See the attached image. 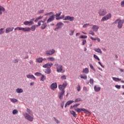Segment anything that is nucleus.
<instances>
[{
    "mask_svg": "<svg viewBox=\"0 0 124 124\" xmlns=\"http://www.w3.org/2000/svg\"><path fill=\"white\" fill-rule=\"evenodd\" d=\"M54 66H56L57 71L59 73H63L64 72V70H63V67H62V65H59V63H56L54 64Z\"/></svg>",
    "mask_w": 124,
    "mask_h": 124,
    "instance_id": "nucleus-1",
    "label": "nucleus"
},
{
    "mask_svg": "<svg viewBox=\"0 0 124 124\" xmlns=\"http://www.w3.org/2000/svg\"><path fill=\"white\" fill-rule=\"evenodd\" d=\"M124 23V19L121 20V19H117L113 24H118V29H122L123 28V24Z\"/></svg>",
    "mask_w": 124,
    "mask_h": 124,
    "instance_id": "nucleus-2",
    "label": "nucleus"
},
{
    "mask_svg": "<svg viewBox=\"0 0 124 124\" xmlns=\"http://www.w3.org/2000/svg\"><path fill=\"white\" fill-rule=\"evenodd\" d=\"M23 116H24V118L26 120H28V121H29V122H32V121H33V117L31 116V114H29L27 112L23 113Z\"/></svg>",
    "mask_w": 124,
    "mask_h": 124,
    "instance_id": "nucleus-3",
    "label": "nucleus"
},
{
    "mask_svg": "<svg viewBox=\"0 0 124 124\" xmlns=\"http://www.w3.org/2000/svg\"><path fill=\"white\" fill-rule=\"evenodd\" d=\"M15 31H23L29 32L31 31V28L26 27L24 28L22 27H16L15 28Z\"/></svg>",
    "mask_w": 124,
    "mask_h": 124,
    "instance_id": "nucleus-4",
    "label": "nucleus"
},
{
    "mask_svg": "<svg viewBox=\"0 0 124 124\" xmlns=\"http://www.w3.org/2000/svg\"><path fill=\"white\" fill-rule=\"evenodd\" d=\"M112 17V14L111 13L108 14L106 16L103 17L101 20V22H104L105 21H108L109 19Z\"/></svg>",
    "mask_w": 124,
    "mask_h": 124,
    "instance_id": "nucleus-5",
    "label": "nucleus"
},
{
    "mask_svg": "<svg viewBox=\"0 0 124 124\" xmlns=\"http://www.w3.org/2000/svg\"><path fill=\"white\" fill-rule=\"evenodd\" d=\"M75 111H77L78 112V113H81V112H82V111L83 112H84V113H85V114L87 113H89V110H88L84 108H75Z\"/></svg>",
    "mask_w": 124,
    "mask_h": 124,
    "instance_id": "nucleus-6",
    "label": "nucleus"
},
{
    "mask_svg": "<svg viewBox=\"0 0 124 124\" xmlns=\"http://www.w3.org/2000/svg\"><path fill=\"white\" fill-rule=\"evenodd\" d=\"M99 16H105L106 14H107V11L106 10L103 9H100L98 11Z\"/></svg>",
    "mask_w": 124,
    "mask_h": 124,
    "instance_id": "nucleus-7",
    "label": "nucleus"
},
{
    "mask_svg": "<svg viewBox=\"0 0 124 124\" xmlns=\"http://www.w3.org/2000/svg\"><path fill=\"white\" fill-rule=\"evenodd\" d=\"M66 86H67V83H66V82H65L63 83L62 85H59L58 86V89L60 90L64 91V90H65V88H66Z\"/></svg>",
    "mask_w": 124,
    "mask_h": 124,
    "instance_id": "nucleus-8",
    "label": "nucleus"
},
{
    "mask_svg": "<svg viewBox=\"0 0 124 124\" xmlns=\"http://www.w3.org/2000/svg\"><path fill=\"white\" fill-rule=\"evenodd\" d=\"M63 24L62 22H59L56 25V28L54 29V31H58L60 30V29H62V27H63Z\"/></svg>",
    "mask_w": 124,
    "mask_h": 124,
    "instance_id": "nucleus-9",
    "label": "nucleus"
},
{
    "mask_svg": "<svg viewBox=\"0 0 124 124\" xmlns=\"http://www.w3.org/2000/svg\"><path fill=\"white\" fill-rule=\"evenodd\" d=\"M75 19V18L74 17H73V16H66L64 18L63 20H64V21L68 20V21H74V19Z\"/></svg>",
    "mask_w": 124,
    "mask_h": 124,
    "instance_id": "nucleus-10",
    "label": "nucleus"
},
{
    "mask_svg": "<svg viewBox=\"0 0 124 124\" xmlns=\"http://www.w3.org/2000/svg\"><path fill=\"white\" fill-rule=\"evenodd\" d=\"M56 50L55 49L48 50L46 51V55L48 56H52L53 54H55Z\"/></svg>",
    "mask_w": 124,
    "mask_h": 124,
    "instance_id": "nucleus-11",
    "label": "nucleus"
},
{
    "mask_svg": "<svg viewBox=\"0 0 124 124\" xmlns=\"http://www.w3.org/2000/svg\"><path fill=\"white\" fill-rule=\"evenodd\" d=\"M52 66H53V63H49V62L43 65V67H44V68H47V69L51 68Z\"/></svg>",
    "mask_w": 124,
    "mask_h": 124,
    "instance_id": "nucleus-12",
    "label": "nucleus"
},
{
    "mask_svg": "<svg viewBox=\"0 0 124 124\" xmlns=\"http://www.w3.org/2000/svg\"><path fill=\"white\" fill-rule=\"evenodd\" d=\"M64 93H65L64 90H61V92L59 93L58 96L59 97V99H62L63 96L64 95Z\"/></svg>",
    "mask_w": 124,
    "mask_h": 124,
    "instance_id": "nucleus-13",
    "label": "nucleus"
},
{
    "mask_svg": "<svg viewBox=\"0 0 124 124\" xmlns=\"http://www.w3.org/2000/svg\"><path fill=\"white\" fill-rule=\"evenodd\" d=\"M50 88L52 91H55V89H57L58 88V85L57 84L56 82L53 83L51 84Z\"/></svg>",
    "mask_w": 124,
    "mask_h": 124,
    "instance_id": "nucleus-14",
    "label": "nucleus"
},
{
    "mask_svg": "<svg viewBox=\"0 0 124 124\" xmlns=\"http://www.w3.org/2000/svg\"><path fill=\"white\" fill-rule=\"evenodd\" d=\"M98 29H99V27L97 25H93L92 27V30L93 31H95L96 32L97 31H98Z\"/></svg>",
    "mask_w": 124,
    "mask_h": 124,
    "instance_id": "nucleus-15",
    "label": "nucleus"
},
{
    "mask_svg": "<svg viewBox=\"0 0 124 124\" xmlns=\"http://www.w3.org/2000/svg\"><path fill=\"white\" fill-rule=\"evenodd\" d=\"M24 25L25 26H31V25H33V21H26L23 23Z\"/></svg>",
    "mask_w": 124,
    "mask_h": 124,
    "instance_id": "nucleus-16",
    "label": "nucleus"
},
{
    "mask_svg": "<svg viewBox=\"0 0 124 124\" xmlns=\"http://www.w3.org/2000/svg\"><path fill=\"white\" fill-rule=\"evenodd\" d=\"M13 30H14V28L13 27H9L6 28L5 30V33H9V32H11V31H13Z\"/></svg>",
    "mask_w": 124,
    "mask_h": 124,
    "instance_id": "nucleus-17",
    "label": "nucleus"
},
{
    "mask_svg": "<svg viewBox=\"0 0 124 124\" xmlns=\"http://www.w3.org/2000/svg\"><path fill=\"white\" fill-rule=\"evenodd\" d=\"M94 90L95 91V92H96V93L99 92L100 91V90H101V88H100V87L95 85L94 86Z\"/></svg>",
    "mask_w": 124,
    "mask_h": 124,
    "instance_id": "nucleus-18",
    "label": "nucleus"
},
{
    "mask_svg": "<svg viewBox=\"0 0 124 124\" xmlns=\"http://www.w3.org/2000/svg\"><path fill=\"white\" fill-rule=\"evenodd\" d=\"M73 102H74V101L73 100L68 101L65 105V108H66L67 106L70 105V104H72Z\"/></svg>",
    "mask_w": 124,
    "mask_h": 124,
    "instance_id": "nucleus-19",
    "label": "nucleus"
},
{
    "mask_svg": "<svg viewBox=\"0 0 124 124\" xmlns=\"http://www.w3.org/2000/svg\"><path fill=\"white\" fill-rule=\"evenodd\" d=\"M26 77L27 78H28V79H33L34 80L36 79L35 77L33 76V75H27Z\"/></svg>",
    "mask_w": 124,
    "mask_h": 124,
    "instance_id": "nucleus-20",
    "label": "nucleus"
},
{
    "mask_svg": "<svg viewBox=\"0 0 124 124\" xmlns=\"http://www.w3.org/2000/svg\"><path fill=\"white\" fill-rule=\"evenodd\" d=\"M52 21H54V16H52L47 19V23H50Z\"/></svg>",
    "mask_w": 124,
    "mask_h": 124,
    "instance_id": "nucleus-21",
    "label": "nucleus"
},
{
    "mask_svg": "<svg viewBox=\"0 0 124 124\" xmlns=\"http://www.w3.org/2000/svg\"><path fill=\"white\" fill-rule=\"evenodd\" d=\"M70 114H71V115H73V117H74L75 118H76L77 116V114H76V112H75V111L73 110H70Z\"/></svg>",
    "mask_w": 124,
    "mask_h": 124,
    "instance_id": "nucleus-22",
    "label": "nucleus"
},
{
    "mask_svg": "<svg viewBox=\"0 0 124 124\" xmlns=\"http://www.w3.org/2000/svg\"><path fill=\"white\" fill-rule=\"evenodd\" d=\"M47 61H48V62H54L55 59L54 57H49L47 58Z\"/></svg>",
    "mask_w": 124,
    "mask_h": 124,
    "instance_id": "nucleus-23",
    "label": "nucleus"
},
{
    "mask_svg": "<svg viewBox=\"0 0 124 124\" xmlns=\"http://www.w3.org/2000/svg\"><path fill=\"white\" fill-rule=\"evenodd\" d=\"M42 62H43V60H42V58L41 57L37 58L36 59V62H38L39 63H40Z\"/></svg>",
    "mask_w": 124,
    "mask_h": 124,
    "instance_id": "nucleus-24",
    "label": "nucleus"
},
{
    "mask_svg": "<svg viewBox=\"0 0 124 124\" xmlns=\"http://www.w3.org/2000/svg\"><path fill=\"white\" fill-rule=\"evenodd\" d=\"M83 73H85V74H88L89 72V69L85 68L82 71Z\"/></svg>",
    "mask_w": 124,
    "mask_h": 124,
    "instance_id": "nucleus-25",
    "label": "nucleus"
},
{
    "mask_svg": "<svg viewBox=\"0 0 124 124\" xmlns=\"http://www.w3.org/2000/svg\"><path fill=\"white\" fill-rule=\"evenodd\" d=\"M112 79L114 81H115V82H119V81H122V79L118 78H112Z\"/></svg>",
    "mask_w": 124,
    "mask_h": 124,
    "instance_id": "nucleus-26",
    "label": "nucleus"
},
{
    "mask_svg": "<svg viewBox=\"0 0 124 124\" xmlns=\"http://www.w3.org/2000/svg\"><path fill=\"white\" fill-rule=\"evenodd\" d=\"M46 27H47V24L46 23H44V24H42L41 29L42 30H45V29H46Z\"/></svg>",
    "mask_w": 124,
    "mask_h": 124,
    "instance_id": "nucleus-27",
    "label": "nucleus"
},
{
    "mask_svg": "<svg viewBox=\"0 0 124 124\" xmlns=\"http://www.w3.org/2000/svg\"><path fill=\"white\" fill-rule=\"evenodd\" d=\"M94 51L96 52L97 53H99V54H102V51L100 48L94 49Z\"/></svg>",
    "mask_w": 124,
    "mask_h": 124,
    "instance_id": "nucleus-28",
    "label": "nucleus"
},
{
    "mask_svg": "<svg viewBox=\"0 0 124 124\" xmlns=\"http://www.w3.org/2000/svg\"><path fill=\"white\" fill-rule=\"evenodd\" d=\"M45 72L46 74H50L51 73V69L48 68L47 69H46Z\"/></svg>",
    "mask_w": 124,
    "mask_h": 124,
    "instance_id": "nucleus-29",
    "label": "nucleus"
},
{
    "mask_svg": "<svg viewBox=\"0 0 124 124\" xmlns=\"http://www.w3.org/2000/svg\"><path fill=\"white\" fill-rule=\"evenodd\" d=\"M16 92L17 93H23V90L22 89L17 88L16 90Z\"/></svg>",
    "mask_w": 124,
    "mask_h": 124,
    "instance_id": "nucleus-30",
    "label": "nucleus"
},
{
    "mask_svg": "<svg viewBox=\"0 0 124 124\" xmlns=\"http://www.w3.org/2000/svg\"><path fill=\"white\" fill-rule=\"evenodd\" d=\"M27 114H29V115H31V116H32V111H31V109H29V108H27Z\"/></svg>",
    "mask_w": 124,
    "mask_h": 124,
    "instance_id": "nucleus-31",
    "label": "nucleus"
},
{
    "mask_svg": "<svg viewBox=\"0 0 124 124\" xmlns=\"http://www.w3.org/2000/svg\"><path fill=\"white\" fill-rule=\"evenodd\" d=\"M10 99L11 102H12L13 103H15L16 102H17V101H18V100L15 98H10Z\"/></svg>",
    "mask_w": 124,
    "mask_h": 124,
    "instance_id": "nucleus-32",
    "label": "nucleus"
},
{
    "mask_svg": "<svg viewBox=\"0 0 124 124\" xmlns=\"http://www.w3.org/2000/svg\"><path fill=\"white\" fill-rule=\"evenodd\" d=\"M43 18V16H39L38 17L36 18V19L35 20V22L36 23L38 21V20H40Z\"/></svg>",
    "mask_w": 124,
    "mask_h": 124,
    "instance_id": "nucleus-33",
    "label": "nucleus"
},
{
    "mask_svg": "<svg viewBox=\"0 0 124 124\" xmlns=\"http://www.w3.org/2000/svg\"><path fill=\"white\" fill-rule=\"evenodd\" d=\"M36 28V26H35V25H33L31 27L30 29L32 31H35Z\"/></svg>",
    "mask_w": 124,
    "mask_h": 124,
    "instance_id": "nucleus-34",
    "label": "nucleus"
},
{
    "mask_svg": "<svg viewBox=\"0 0 124 124\" xmlns=\"http://www.w3.org/2000/svg\"><path fill=\"white\" fill-rule=\"evenodd\" d=\"M46 80V77L44 76V75H42V77L41 78V81H44Z\"/></svg>",
    "mask_w": 124,
    "mask_h": 124,
    "instance_id": "nucleus-35",
    "label": "nucleus"
},
{
    "mask_svg": "<svg viewBox=\"0 0 124 124\" xmlns=\"http://www.w3.org/2000/svg\"><path fill=\"white\" fill-rule=\"evenodd\" d=\"M80 78H81V79H84V80H86V79H87V78H88L87 77V75H84V76L81 75Z\"/></svg>",
    "mask_w": 124,
    "mask_h": 124,
    "instance_id": "nucleus-36",
    "label": "nucleus"
},
{
    "mask_svg": "<svg viewBox=\"0 0 124 124\" xmlns=\"http://www.w3.org/2000/svg\"><path fill=\"white\" fill-rule=\"evenodd\" d=\"M4 33V28L0 29V34H3Z\"/></svg>",
    "mask_w": 124,
    "mask_h": 124,
    "instance_id": "nucleus-37",
    "label": "nucleus"
},
{
    "mask_svg": "<svg viewBox=\"0 0 124 124\" xmlns=\"http://www.w3.org/2000/svg\"><path fill=\"white\" fill-rule=\"evenodd\" d=\"M64 18H65L64 15H62L60 17L56 18V20H61V19H62L63 20V19H64Z\"/></svg>",
    "mask_w": 124,
    "mask_h": 124,
    "instance_id": "nucleus-38",
    "label": "nucleus"
},
{
    "mask_svg": "<svg viewBox=\"0 0 124 124\" xmlns=\"http://www.w3.org/2000/svg\"><path fill=\"white\" fill-rule=\"evenodd\" d=\"M18 113V110L17 109H14L13 110V114L16 115V114Z\"/></svg>",
    "mask_w": 124,
    "mask_h": 124,
    "instance_id": "nucleus-39",
    "label": "nucleus"
},
{
    "mask_svg": "<svg viewBox=\"0 0 124 124\" xmlns=\"http://www.w3.org/2000/svg\"><path fill=\"white\" fill-rule=\"evenodd\" d=\"M0 11H5V9L2 6L0 5Z\"/></svg>",
    "mask_w": 124,
    "mask_h": 124,
    "instance_id": "nucleus-40",
    "label": "nucleus"
},
{
    "mask_svg": "<svg viewBox=\"0 0 124 124\" xmlns=\"http://www.w3.org/2000/svg\"><path fill=\"white\" fill-rule=\"evenodd\" d=\"M93 57L94 58V59H95L96 60H97V61H100V59H99V58H98V57L95 55L94 54L93 55Z\"/></svg>",
    "mask_w": 124,
    "mask_h": 124,
    "instance_id": "nucleus-41",
    "label": "nucleus"
},
{
    "mask_svg": "<svg viewBox=\"0 0 124 124\" xmlns=\"http://www.w3.org/2000/svg\"><path fill=\"white\" fill-rule=\"evenodd\" d=\"M44 13V10H40L38 11V14H42V13Z\"/></svg>",
    "mask_w": 124,
    "mask_h": 124,
    "instance_id": "nucleus-42",
    "label": "nucleus"
},
{
    "mask_svg": "<svg viewBox=\"0 0 124 124\" xmlns=\"http://www.w3.org/2000/svg\"><path fill=\"white\" fill-rule=\"evenodd\" d=\"M89 34H91V35H94L95 33L93 31L91 30L89 32Z\"/></svg>",
    "mask_w": 124,
    "mask_h": 124,
    "instance_id": "nucleus-43",
    "label": "nucleus"
},
{
    "mask_svg": "<svg viewBox=\"0 0 124 124\" xmlns=\"http://www.w3.org/2000/svg\"><path fill=\"white\" fill-rule=\"evenodd\" d=\"M35 76H41L42 75L40 73L36 72L35 73Z\"/></svg>",
    "mask_w": 124,
    "mask_h": 124,
    "instance_id": "nucleus-44",
    "label": "nucleus"
},
{
    "mask_svg": "<svg viewBox=\"0 0 124 124\" xmlns=\"http://www.w3.org/2000/svg\"><path fill=\"white\" fill-rule=\"evenodd\" d=\"M90 83L91 85H93V79L90 78Z\"/></svg>",
    "mask_w": 124,
    "mask_h": 124,
    "instance_id": "nucleus-45",
    "label": "nucleus"
},
{
    "mask_svg": "<svg viewBox=\"0 0 124 124\" xmlns=\"http://www.w3.org/2000/svg\"><path fill=\"white\" fill-rule=\"evenodd\" d=\"M80 101H82V100L81 99V98H78V99H76L75 102H79Z\"/></svg>",
    "mask_w": 124,
    "mask_h": 124,
    "instance_id": "nucleus-46",
    "label": "nucleus"
},
{
    "mask_svg": "<svg viewBox=\"0 0 124 124\" xmlns=\"http://www.w3.org/2000/svg\"><path fill=\"white\" fill-rule=\"evenodd\" d=\"M89 26H90V24L86 23L83 26V28H87V27H89Z\"/></svg>",
    "mask_w": 124,
    "mask_h": 124,
    "instance_id": "nucleus-47",
    "label": "nucleus"
},
{
    "mask_svg": "<svg viewBox=\"0 0 124 124\" xmlns=\"http://www.w3.org/2000/svg\"><path fill=\"white\" fill-rule=\"evenodd\" d=\"M90 68H91V69H92V70H95L94 69V68L93 67V65L92 64H89Z\"/></svg>",
    "mask_w": 124,
    "mask_h": 124,
    "instance_id": "nucleus-48",
    "label": "nucleus"
},
{
    "mask_svg": "<svg viewBox=\"0 0 124 124\" xmlns=\"http://www.w3.org/2000/svg\"><path fill=\"white\" fill-rule=\"evenodd\" d=\"M87 37H88L87 35H81L79 36V38H87Z\"/></svg>",
    "mask_w": 124,
    "mask_h": 124,
    "instance_id": "nucleus-49",
    "label": "nucleus"
},
{
    "mask_svg": "<svg viewBox=\"0 0 124 124\" xmlns=\"http://www.w3.org/2000/svg\"><path fill=\"white\" fill-rule=\"evenodd\" d=\"M61 14H62V12L59 13H58V14H56L55 15V16L57 17V18L58 17H60V16H61Z\"/></svg>",
    "mask_w": 124,
    "mask_h": 124,
    "instance_id": "nucleus-50",
    "label": "nucleus"
},
{
    "mask_svg": "<svg viewBox=\"0 0 124 124\" xmlns=\"http://www.w3.org/2000/svg\"><path fill=\"white\" fill-rule=\"evenodd\" d=\"M80 90H81V86L78 85L77 87V91H78V92H80Z\"/></svg>",
    "mask_w": 124,
    "mask_h": 124,
    "instance_id": "nucleus-51",
    "label": "nucleus"
},
{
    "mask_svg": "<svg viewBox=\"0 0 124 124\" xmlns=\"http://www.w3.org/2000/svg\"><path fill=\"white\" fill-rule=\"evenodd\" d=\"M54 119L55 122H56V124H59L60 123V121H59V120H58V119H56V117H54Z\"/></svg>",
    "mask_w": 124,
    "mask_h": 124,
    "instance_id": "nucleus-52",
    "label": "nucleus"
},
{
    "mask_svg": "<svg viewBox=\"0 0 124 124\" xmlns=\"http://www.w3.org/2000/svg\"><path fill=\"white\" fill-rule=\"evenodd\" d=\"M74 33V31H70L69 34L70 35H73Z\"/></svg>",
    "mask_w": 124,
    "mask_h": 124,
    "instance_id": "nucleus-53",
    "label": "nucleus"
},
{
    "mask_svg": "<svg viewBox=\"0 0 124 124\" xmlns=\"http://www.w3.org/2000/svg\"><path fill=\"white\" fill-rule=\"evenodd\" d=\"M61 79H62L63 80H65L66 79V77H65V76H62L61 77Z\"/></svg>",
    "mask_w": 124,
    "mask_h": 124,
    "instance_id": "nucleus-54",
    "label": "nucleus"
},
{
    "mask_svg": "<svg viewBox=\"0 0 124 124\" xmlns=\"http://www.w3.org/2000/svg\"><path fill=\"white\" fill-rule=\"evenodd\" d=\"M115 88H116V89H121V85H115Z\"/></svg>",
    "mask_w": 124,
    "mask_h": 124,
    "instance_id": "nucleus-55",
    "label": "nucleus"
},
{
    "mask_svg": "<svg viewBox=\"0 0 124 124\" xmlns=\"http://www.w3.org/2000/svg\"><path fill=\"white\" fill-rule=\"evenodd\" d=\"M98 63H99V64L100 65V66H101V67H102L103 68H104V66H103V65H102V64H101V62H98Z\"/></svg>",
    "mask_w": 124,
    "mask_h": 124,
    "instance_id": "nucleus-56",
    "label": "nucleus"
},
{
    "mask_svg": "<svg viewBox=\"0 0 124 124\" xmlns=\"http://www.w3.org/2000/svg\"><path fill=\"white\" fill-rule=\"evenodd\" d=\"M121 6H122V7H124V0H123L121 2Z\"/></svg>",
    "mask_w": 124,
    "mask_h": 124,
    "instance_id": "nucleus-57",
    "label": "nucleus"
},
{
    "mask_svg": "<svg viewBox=\"0 0 124 124\" xmlns=\"http://www.w3.org/2000/svg\"><path fill=\"white\" fill-rule=\"evenodd\" d=\"M86 43H87V41L85 40H83L82 41V45H84L85 44H86Z\"/></svg>",
    "mask_w": 124,
    "mask_h": 124,
    "instance_id": "nucleus-58",
    "label": "nucleus"
},
{
    "mask_svg": "<svg viewBox=\"0 0 124 124\" xmlns=\"http://www.w3.org/2000/svg\"><path fill=\"white\" fill-rule=\"evenodd\" d=\"M83 91H85L86 92L88 91V89L86 87V86L83 87Z\"/></svg>",
    "mask_w": 124,
    "mask_h": 124,
    "instance_id": "nucleus-59",
    "label": "nucleus"
},
{
    "mask_svg": "<svg viewBox=\"0 0 124 124\" xmlns=\"http://www.w3.org/2000/svg\"><path fill=\"white\" fill-rule=\"evenodd\" d=\"M79 105H80L79 104H75V105H73V107H77L78 106H79Z\"/></svg>",
    "mask_w": 124,
    "mask_h": 124,
    "instance_id": "nucleus-60",
    "label": "nucleus"
},
{
    "mask_svg": "<svg viewBox=\"0 0 124 124\" xmlns=\"http://www.w3.org/2000/svg\"><path fill=\"white\" fill-rule=\"evenodd\" d=\"M90 39H92V40H94V41H95V40H96V38H94L93 37H90Z\"/></svg>",
    "mask_w": 124,
    "mask_h": 124,
    "instance_id": "nucleus-61",
    "label": "nucleus"
},
{
    "mask_svg": "<svg viewBox=\"0 0 124 124\" xmlns=\"http://www.w3.org/2000/svg\"><path fill=\"white\" fill-rule=\"evenodd\" d=\"M96 40H97L98 42H100V39H99V38H96Z\"/></svg>",
    "mask_w": 124,
    "mask_h": 124,
    "instance_id": "nucleus-62",
    "label": "nucleus"
},
{
    "mask_svg": "<svg viewBox=\"0 0 124 124\" xmlns=\"http://www.w3.org/2000/svg\"><path fill=\"white\" fill-rule=\"evenodd\" d=\"M13 62H14L15 63H16V62H18V60H14Z\"/></svg>",
    "mask_w": 124,
    "mask_h": 124,
    "instance_id": "nucleus-63",
    "label": "nucleus"
},
{
    "mask_svg": "<svg viewBox=\"0 0 124 124\" xmlns=\"http://www.w3.org/2000/svg\"><path fill=\"white\" fill-rule=\"evenodd\" d=\"M29 63L30 64H32V63H33V62L32 61H30Z\"/></svg>",
    "mask_w": 124,
    "mask_h": 124,
    "instance_id": "nucleus-64",
    "label": "nucleus"
}]
</instances>
